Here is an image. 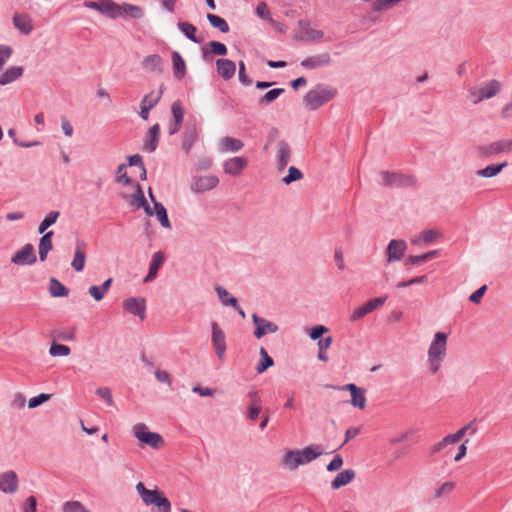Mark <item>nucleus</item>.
<instances>
[{
    "label": "nucleus",
    "mask_w": 512,
    "mask_h": 512,
    "mask_svg": "<svg viewBox=\"0 0 512 512\" xmlns=\"http://www.w3.org/2000/svg\"><path fill=\"white\" fill-rule=\"evenodd\" d=\"M322 453L321 445H309L301 450H288L282 459V464L289 470L294 471L299 466L316 460Z\"/></svg>",
    "instance_id": "obj_1"
},
{
    "label": "nucleus",
    "mask_w": 512,
    "mask_h": 512,
    "mask_svg": "<svg viewBox=\"0 0 512 512\" xmlns=\"http://www.w3.org/2000/svg\"><path fill=\"white\" fill-rule=\"evenodd\" d=\"M337 94V89L328 85L318 84L315 88L309 90L303 98L305 107L310 111H315Z\"/></svg>",
    "instance_id": "obj_2"
},
{
    "label": "nucleus",
    "mask_w": 512,
    "mask_h": 512,
    "mask_svg": "<svg viewBox=\"0 0 512 512\" xmlns=\"http://www.w3.org/2000/svg\"><path fill=\"white\" fill-rule=\"evenodd\" d=\"M447 334L444 332H437L428 349V361L430 363V370L436 373L446 356Z\"/></svg>",
    "instance_id": "obj_3"
},
{
    "label": "nucleus",
    "mask_w": 512,
    "mask_h": 512,
    "mask_svg": "<svg viewBox=\"0 0 512 512\" xmlns=\"http://www.w3.org/2000/svg\"><path fill=\"white\" fill-rule=\"evenodd\" d=\"M133 430L135 437L141 443L153 449H159L164 444L162 436L159 433L149 431L144 423L136 424Z\"/></svg>",
    "instance_id": "obj_4"
},
{
    "label": "nucleus",
    "mask_w": 512,
    "mask_h": 512,
    "mask_svg": "<svg viewBox=\"0 0 512 512\" xmlns=\"http://www.w3.org/2000/svg\"><path fill=\"white\" fill-rule=\"evenodd\" d=\"M501 89V84L497 80H490L485 86L473 87L469 90L470 97L474 104L485 99L494 97Z\"/></svg>",
    "instance_id": "obj_5"
},
{
    "label": "nucleus",
    "mask_w": 512,
    "mask_h": 512,
    "mask_svg": "<svg viewBox=\"0 0 512 512\" xmlns=\"http://www.w3.org/2000/svg\"><path fill=\"white\" fill-rule=\"evenodd\" d=\"M383 185L386 187H410L415 184L413 176L397 172L383 171L381 173Z\"/></svg>",
    "instance_id": "obj_6"
},
{
    "label": "nucleus",
    "mask_w": 512,
    "mask_h": 512,
    "mask_svg": "<svg viewBox=\"0 0 512 512\" xmlns=\"http://www.w3.org/2000/svg\"><path fill=\"white\" fill-rule=\"evenodd\" d=\"M387 298L388 296L384 295L368 300L366 303L359 306L352 312V314L350 315V321H358L359 319L373 312L374 310L382 306L386 302Z\"/></svg>",
    "instance_id": "obj_7"
},
{
    "label": "nucleus",
    "mask_w": 512,
    "mask_h": 512,
    "mask_svg": "<svg viewBox=\"0 0 512 512\" xmlns=\"http://www.w3.org/2000/svg\"><path fill=\"white\" fill-rule=\"evenodd\" d=\"M298 27L300 29V33L294 36V39L297 41H318L324 37V32L311 28L310 22L307 19H300L298 21Z\"/></svg>",
    "instance_id": "obj_8"
},
{
    "label": "nucleus",
    "mask_w": 512,
    "mask_h": 512,
    "mask_svg": "<svg viewBox=\"0 0 512 512\" xmlns=\"http://www.w3.org/2000/svg\"><path fill=\"white\" fill-rule=\"evenodd\" d=\"M212 335L211 341L217 357L222 360L226 353V337L222 328L217 322L211 323Z\"/></svg>",
    "instance_id": "obj_9"
},
{
    "label": "nucleus",
    "mask_w": 512,
    "mask_h": 512,
    "mask_svg": "<svg viewBox=\"0 0 512 512\" xmlns=\"http://www.w3.org/2000/svg\"><path fill=\"white\" fill-rule=\"evenodd\" d=\"M252 321L255 325L253 334L256 339H261L266 334L276 333L279 330V327L275 323L260 317L256 313L252 315Z\"/></svg>",
    "instance_id": "obj_10"
},
{
    "label": "nucleus",
    "mask_w": 512,
    "mask_h": 512,
    "mask_svg": "<svg viewBox=\"0 0 512 512\" xmlns=\"http://www.w3.org/2000/svg\"><path fill=\"white\" fill-rule=\"evenodd\" d=\"M123 309L141 320L146 318V300L145 298L130 297L124 300Z\"/></svg>",
    "instance_id": "obj_11"
},
{
    "label": "nucleus",
    "mask_w": 512,
    "mask_h": 512,
    "mask_svg": "<svg viewBox=\"0 0 512 512\" xmlns=\"http://www.w3.org/2000/svg\"><path fill=\"white\" fill-rule=\"evenodd\" d=\"M163 89L164 85L162 84L159 88V92L157 95H154L153 92H150L143 97L140 105V118H142L143 120H148L150 110L154 108L162 98Z\"/></svg>",
    "instance_id": "obj_12"
},
{
    "label": "nucleus",
    "mask_w": 512,
    "mask_h": 512,
    "mask_svg": "<svg viewBox=\"0 0 512 512\" xmlns=\"http://www.w3.org/2000/svg\"><path fill=\"white\" fill-rule=\"evenodd\" d=\"M36 261L34 246L30 243L24 245L11 258V262L17 265H33Z\"/></svg>",
    "instance_id": "obj_13"
},
{
    "label": "nucleus",
    "mask_w": 512,
    "mask_h": 512,
    "mask_svg": "<svg viewBox=\"0 0 512 512\" xmlns=\"http://www.w3.org/2000/svg\"><path fill=\"white\" fill-rule=\"evenodd\" d=\"M333 389H342L347 390L351 394V404L354 407L359 409H364L366 406V397L365 390L363 388L358 387L354 383H349L344 385L343 387L330 386Z\"/></svg>",
    "instance_id": "obj_14"
},
{
    "label": "nucleus",
    "mask_w": 512,
    "mask_h": 512,
    "mask_svg": "<svg viewBox=\"0 0 512 512\" xmlns=\"http://www.w3.org/2000/svg\"><path fill=\"white\" fill-rule=\"evenodd\" d=\"M332 63L331 56L328 52L309 56L301 61V66L308 70H313L321 67H328Z\"/></svg>",
    "instance_id": "obj_15"
},
{
    "label": "nucleus",
    "mask_w": 512,
    "mask_h": 512,
    "mask_svg": "<svg viewBox=\"0 0 512 512\" xmlns=\"http://www.w3.org/2000/svg\"><path fill=\"white\" fill-rule=\"evenodd\" d=\"M218 183L219 179L214 175L195 177L191 184V190L196 193H203L215 188Z\"/></svg>",
    "instance_id": "obj_16"
},
{
    "label": "nucleus",
    "mask_w": 512,
    "mask_h": 512,
    "mask_svg": "<svg viewBox=\"0 0 512 512\" xmlns=\"http://www.w3.org/2000/svg\"><path fill=\"white\" fill-rule=\"evenodd\" d=\"M148 194L150 200L153 202V215L157 217V220L159 221L162 227L171 229L172 226L166 208L161 202H158L156 200L151 188L148 189Z\"/></svg>",
    "instance_id": "obj_17"
},
{
    "label": "nucleus",
    "mask_w": 512,
    "mask_h": 512,
    "mask_svg": "<svg viewBox=\"0 0 512 512\" xmlns=\"http://www.w3.org/2000/svg\"><path fill=\"white\" fill-rule=\"evenodd\" d=\"M18 476L10 470L0 474V491L6 494H13L18 489Z\"/></svg>",
    "instance_id": "obj_18"
},
{
    "label": "nucleus",
    "mask_w": 512,
    "mask_h": 512,
    "mask_svg": "<svg viewBox=\"0 0 512 512\" xmlns=\"http://www.w3.org/2000/svg\"><path fill=\"white\" fill-rule=\"evenodd\" d=\"M407 249V243L404 240L392 239L387 246L388 262L401 260Z\"/></svg>",
    "instance_id": "obj_19"
},
{
    "label": "nucleus",
    "mask_w": 512,
    "mask_h": 512,
    "mask_svg": "<svg viewBox=\"0 0 512 512\" xmlns=\"http://www.w3.org/2000/svg\"><path fill=\"white\" fill-rule=\"evenodd\" d=\"M291 158V149L289 143L286 140H281L277 144V169L283 171Z\"/></svg>",
    "instance_id": "obj_20"
},
{
    "label": "nucleus",
    "mask_w": 512,
    "mask_h": 512,
    "mask_svg": "<svg viewBox=\"0 0 512 512\" xmlns=\"http://www.w3.org/2000/svg\"><path fill=\"white\" fill-rule=\"evenodd\" d=\"M247 159L244 157L236 156L224 162L223 169L228 175L238 176L241 171L247 166Z\"/></svg>",
    "instance_id": "obj_21"
},
{
    "label": "nucleus",
    "mask_w": 512,
    "mask_h": 512,
    "mask_svg": "<svg viewBox=\"0 0 512 512\" xmlns=\"http://www.w3.org/2000/svg\"><path fill=\"white\" fill-rule=\"evenodd\" d=\"M215 64L218 75L224 80H230L235 75L236 64L232 60L220 58L216 60Z\"/></svg>",
    "instance_id": "obj_22"
},
{
    "label": "nucleus",
    "mask_w": 512,
    "mask_h": 512,
    "mask_svg": "<svg viewBox=\"0 0 512 512\" xmlns=\"http://www.w3.org/2000/svg\"><path fill=\"white\" fill-rule=\"evenodd\" d=\"M12 21L15 28L24 35H29L34 29L33 21L26 13L14 14Z\"/></svg>",
    "instance_id": "obj_23"
},
{
    "label": "nucleus",
    "mask_w": 512,
    "mask_h": 512,
    "mask_svg": "<svg viewBox=\"0 0 512 512\" xmlns=\"http://www.w3.org/2000/svg\"><path fill=\"white\" fill-rule=\"evenodd\" d=\"M198 139L197 128L195 125L186 126L182 133V150L188 155Z\"/></svg>",
    "instance_id": "obj_24"
},
{
    "label": "nucleus",
    "mask_w": 512,
    "mask_h": 512,
    "mask_svg": "<svg viewBox=\"0 0 512 512\" xmlns=\"http://www.w3.org/2000/svg\"><path fill=\"white\" fill-rule=\"evenodd\" d=\"M130 203L142 208L147 216H153V210L148 204L143 189L139 183L135 185V193L132 195V201Z\"/></svg>",
    "instance_id": "obj_25"
},
{
    "label": "nucleus",
    "mask_w": 512,
    "mask_h": 512,
    "mask_svg": "<svg viewBox=\"0 0 512 512\" xmlns=\"http://www.w3.org/2000/svg\"><path fill=\"white\" fill-rule=\"evenodd\" d=\"M356 473L353 469H345L337 474V476L331 482V488L333 490L340 489L341 487L349 484L354 480Z\"/></svg>",
    "instance_id": "obj_26"
},
{
    "label": "nucleus",
    "mask_w": 512,
    "mask_h": 512,
    "mask_svg": "<svg viewBox=\"0 0 512 512\" xmlns=\"http://www.w3.org/2000/svg\"><path fill=\"white\" fill-rule=\"evenodd\" d=\"M136 490L146 505H153L161 493L158 489H147L142 482L137 483Z\"/></svg>",
    "instance_id": "obj_27"
},
{
    "label": "nucleus",
    "mask_w": 512,
    "mask_h": 512,
    "mask_svg": "<svg viewBox=\"0 0 512 512\" xmlns=\"http://www.w3.org/2000/svg\"><path fill=\"white\" fill-rule=\"evenodd\" d=\"M136 490L146 505H153L161 493L158 489H147L142 482L137 483Z\"/></svg>",
    "instance_id": "obj_28"
},
{
    "label": "nucleus",
    "mask_w": 512,
    "mask_h": 512,
    "mask_svg": "<svg viewBox=\"0 0 512 512\" xmlns=\"http://www.w3.org/2000/svg\"><path fill=\"white\" fill-rule=\"evenodd\" d=\"M84 247V242L77 241L74 258L71 263L72 268L77 272L83 271L85 267L86 253L84 251Z\"/></svg>",
    "instance_id": "obj_29"
},
{
    "label": "nucleus",
    "mask_w": 512,
    "mask_h": 512,
    "mask_svg": "<svg viewBox=\"0 0 512 512\" xmlns=\"http://www.w3.org/2000/svg\"><path fill=\"white\" fill-rule=\"evenodd\" d=\"M159 135H160V125L158 123L152 125L147 133V136L149 137L148 140H145L144 147L145 149L152 153L154 152L159 144Z\"/></svg>",
    "instance_id": "obj_30"
},
{
    "label": "nucleus",
    "mask_w": 512,
    "mask_h": 512,
    "mask_svg": "<svg viewBox=\"0 0 512 512\" xmlns=\"http://www.w3.org/2000/svg\"><path fill=\"white\" fill-rule=\"evenodd\" d=\"M24 73V69L21 66H12L6 69L1 75H0V85L5 86L8 85L18 78H20Z\"/></svg>",
    "instance_id": "obj_31"
},
{
    "label": "nucleus",
    "mask_w": 512,
    "mask_h": 512,
    "mask_svg": "<svg viewBox=\"0 0 512 512\" xmlns=\"http://www.w3.org/2000/svg\"><path fill=\"white\" fill-rule=\"evenodd\" d=\"M172 65L175 78L181 80L186 74V63L178 51L172 52Z\"/></svg>",
    "instance_id": "obj_32"
},
{
    "label": "nucleus",
    "mask_w": 512,
    "mask_h": 512,
    "mask_svg": "<svg viewBox=\"0 0 512 512\" xmlns=\"http://www.w3.org/2000/svg\"><path fill=\"white\" fill-rule=\"evenodd\" d=\"M177 27L191 42L196 44H200L202 42V39L196 36L197 28L193 24L185 21H179L177 23Z\"/></svg>",
    "instance_id": "obj_33"
},
{
    "label": "nucleus",
    "mask_w": 512,
    "mask_h": 512,
    "mask_svg": "<svg viewBox=\"0 0 512 512\" xmlns=\"http://www.w3.org/2000/svg\"><path fill=\"white\" fill-rule=\"evenodd\" d=\"M244 147V143L240 139L226 136L220 141V150L223 152H238Z\"/></svg>",
    "instance_id": "obj_34"
},
{
    "label": "nucleus",
    "mask_w": 512,
    "mask_h": 512,
    "mask_svg": "<svg viewBox=\"0 0 512 512\" xmlns=\"http://www.w3.org/2000/svg\"><path fill=\"white\" fill-rule=\"evenodd\" d=\"M48 289L50 295L55 298L67 297L69 295V289L54 277L50 278Z\"/></svg>",
    "instance_id": "obj_35"
},
{
    "label": "nucleus",
    "mask_w": 512,
    "mask_h": 512,
    "mask_svg": "<svg viewBox=\"0 0 512 512\" xmlns=\"http://www.w3.org/2000/svg\"><path fill=\"white\" fill-rule=\"evenodd\" d=\"M508 163L506 161L498 164H490L483 169L477 170L476 175L483 178H492L497 176Z\"/></svg>",
    "instance_id": "obj_36"
},
{
    "label": "nucleus",
    "mask_w": 512,
    "mask_h": 512,
    "mask_svg": "<svg viewBox=\"0 0 512 512\" xmlns=\"http://www.w3.org/2000/svg\"><path fill=\"white\" fill-rule=\"evenodd\" d=\"M143 66L152 72H163L162 58L159 54H151L146 56L143 60Z\"/></svg>",
    "instance_id": "obj_37"
},
{
    "label": "nucleus",
    "mask_w": 512,
    "mask_h": 512,
    "mask_svg": "<svg viewBox=\"0 0 512 512\" xmlns=\"http://www.w3.org/2000/svg\"><path fill=\"white\" fill-rule=\"evenodd\" d=\"M260 361L255 367V370L258 374L264 373L268 368L274 365L273 358L268 354L267 350L264 347L260 348Z\"/></svg>",
    "instance_id": "obj_38"
},
{
    "label": "nucleus",
    "mask_w": 512,
    "mask_h": 512,
    "mask_svg": "<svg viewBox=\"0 0 512 512\" xmlns=\"http://www.w3.org/2000/svg\"><path fill=\"white\" fill-rule=\"evenodd\" d=\"M104 12L103 15L116 19L118 17H123L122 4H117L112 0H104Z\"/></svg>",
    "instance_id": "obj_39"
},
{
    "label": "nucleus",
    "mask_w": 512,
    "mask_h": 512,
    "mask_svg": "<svg viewBox=\"0 0 512 512\" xmlns=\"http://www.w3.org/2000/svg\"><path fill=\"white\" fill-rule=\"evenodd\" d=\"M206 18L209 21L210 25L213 28L218 29L221 33L229 32V30H230L229 24L227 23V21L224 18H222L216 14H211V13H208Z\"/></svg>",
    "instance_id": "obj_40"
},
{
    "label": "nucleus",
    "mask_w": 512,
    "mask_h": 512,
    "mask_svg": "<svg viewBox=\"0 0 512 512\" xmlns=\"http://www.w3.org/2000/svg\"><path fill=\"white\" fill-rule=\"evenodd\" d=\"M284 92H285L284 88L271 89L259 98L258 104L262 107L267 106V105L271 104L272 102H274Z\"/></svg>",
    "instance_id": "obj_41"
},
{
    "label": "nucleus",
    "mask_w": 512,
    "mask_h": 512,
    "mask_svg": "<svg viewBox=\"0 0 512 512\" xmlns=\"http://www.w3.org/2000/svg\"><path fill=\"white\" fill-rule=\"evenodd\" d=\"M123 18L131 17L133 19H141L144 16L142 7L129 3H122Z\"/></svg>",
    "instance_id": "obj_42"
},
{
    "label": "nucleus",
    "mask_w": 512,
    "mask_h": 512,
    "mask_svg": "<svg viewBox=\"0 0 512 512\" xmlns=\"http://www.w3.org/2000/svg\"><path fill=\"white\" fill-rule=\"evenodd\" d=\"M59 216H60V212L59 211H50L45 216V218L40 222V224L38 226V233L39 234L46 233V230L50 226H52L53 224L56 223V221L58 220Z\"/></svg>",
    "instance_id": "obj_43"
},
{
    "label": "nucleus",
    "mask_w": 512,
    "mask_h": 512,
    "mask_svg": "<svg viewBox=\"0 0 512 512\" xmlns=\"http://www.w3.org/2000/svg\"><path fill=\"white\" fill-rule=\"evenodd\" d=\"M215 290L217 292L219 299L221 300V302L224 306L237 307V302H238L237 298L234 296H231L225 288H223L221 286H217L215 288Z\"/></svg>",
    "instance_id": "obj_44"
},
{
    "label": "nucleus",
    "mask_w": 512,
    "mask_h": 512,
    "mask_svg": "<svg viewBox=\"0 0 512 512\" xmlns=\"http://www.w3.org/2000/svg\"><path fill=\"white\" fill-rule=\"evenodd\" d=\"M503 151H508V142L507 140H499L491 143L488 147L483 148V154L491 155V154H499Z\"/></svg>",
    "instance_id": "obj_45"
},
{
    "label": "nucleus",
    "mask_w": 512,
    "mask_h": 512,
    "mask_svg": "<svg viewBox=\"0 0 512 512\" xmlns=\"http://www.w3.org/2000/svg\"><path fill=\"white\" fill-rule=\"evenodd\" d=\"M62 512H92L84 504L77 500H69L63 503Z\"/></svg>",
    "instance_id": "obj_46"
},
{
    "label": "nucleus",
    "mask_w": 512,
    "mask_h": 512,
    "mask_svg": "<svg viewBox=\"0 0 512 512\" xmlns=\"http://www.w3.org/2000/svg\"><path fill=\"white\" fill-rule=\"evenodd\" d=\"M70 351L71 350L67 345L59 344L56 341L52 342L49 349V353L53 357L68 356L70 354Z\"/></svg>",
    "instance_id": "obj_47"
},
{
    "label": "nucleus",
    "mask_w": 512,
    "mask_h": 512,
    "mask_svg": "<svg viewBox=\"0 0 512 512\" xmlns=\"http://www.w3.org/2000/svg\"><path fill=\"white\" fill-rule=\"evenodd\" d=\"M302 178L303 173L295 166H291L288 169V174L282 178V182L286 185H289L292 182L301 180Z\"/></svg>",
    "instance_id": "obj_48"
},
{
    "label": "nucleus",
    "mask_w": 512,
    "mask_h": 512,
    "mask_svg": "<svg viewBox=\"0 0 512 512\" xmlns=\"http://www.w3.org/2000/svg\"><path fill=\"white\" fill-rule=\"evenodd\" d=\"M171 112L173 115L174 122H177V124H182L185 113L180 101H174L172 103Z\"/></svg>",
    "instance_id": "obj_49"
},
{
    "label": "nucleus",
    "mask_w": 512,
    "mask_h": 512,
    "mask_svg": "<svg viewBox=\"0 0 512 512\" xmlns=\"http://www.w3.org/2000/svg\"><path fill=\"white\" fill-rule=\"evenodd\" d=\"M165 261V256L162 251L155 252L152 256V259L149 263V270L155 271L158 273L160 267L163 265Z\"/></svg>",
    "instance_id": "obj_50"
},
{
    "label": "nucleus",
    "mask_w": 512,
    "mask_h": 512,
    "mask_svg": "<svg viewBox=\"0 0 512 512\" xmlns=\"http://www.w3.org/2000/svg\"><path fill=\"white\" fill-rule=\"evenodd\" d=\"M153 505L158 508V512H171V502L162 491Z\"/></svg>",
    "instance_id": "obj_51"
},
{
    "label": "nucleus",
    "mask_w": 512,
    "mask_h": 512,
    "mask_svg": "<svg viewBox=\"0 0 512 512\" xmlns=\"http://www.w3.org/2000/svg\"><path fill=\"white\" fill-rule=\"evenodd\" d=\"M54 233L53 231H48L42 234V237L39 240L38 249L51 251L53 249L52 237Z\"/></svg>",
    "instance_id": "obj_52"
},
{
    "label": "nucleus",
    "mask_w": 512,
    "mask_h": 512,
    "mask_svg": "<svg viewBox=\"0 0 512 512\" xmlns=\"http://www.w3.org/2000/svg\"><path fill=\"white\" fill-rule=\"evenodd\" d=\"M209 48L212 50V53L217 56H226L228 53V49L226 45L219 41H210L208 44Z\"/></svg>",
    "instance_id": "obj_53"
},
{
    "label": "nucleus",
    "mask_w": 512,
    "mask_h": 512,
    "mask_svg": "<svg viewBox=\"0 0 512 512\" xmlns=\"http://www.w3.org/2000/svg\"><path fill=\"white\" fill-rule=\"evenodd\" d=\"M50 398H51V394L40 393L37 396H34V397L29 399L28 407L30 409H34V408L42 405L46 401H48Z\"/></svg>",
    "instance_id": "obj_54"
},
{
    "label": "nucleus",
    "mask_w": 512,
    "mask_h": 512,
    "mask_svg": "<svg viewBox=\"0 0 512 512\" xmlns=\"http://www.w3.org/2000/svg\"><path fill=\"white\" fill-rule=\"evenodd\" d=\"M96 395L102 398L108 406L114 405L112 392L108 387H99L95 391Z\"/></svg>",
    "instance_id": "obj_55"
},
{
    "label": "nucleus",
    "mask_w": 512,
    "mask_h": 512,
    "mask_svg": "<svg viewBox=\"0 0 512 512\" xmlns=\"http://www.w3.org/2000/svg\"><path fill=\"white\" fill-rule=\"evenodd\" d=\"M13 49L9 45H0V72L3 70V67L7 60L12 56Z\"/></svg>",
    "instance_id": "obj_56"
},
{
    "label": "nucleus",
    "mask_w": 512,
    "mask_h": 512,
    "mask_svg": "<svg viewBox=\"0 0 512 512\" xmlns=\"http://www.w3.org/2000/svg\"><path fill=\"white\" fill-rule=\"evenodd\" d=\"M256 15L266 21H272V17L269 8L265 2H260L255 10Z\"/></svg>",
    "instance_id": "obj_57"
},
{
    "label": "nucleus",
    "mask_w": 512,
    "mask_h": 512,
    "mask_svg": "<svg viewBox=\"0 0 512 512\" xmlns=\"http://www.w3.org/2000/svg\"><path fill=\"white\" fill-rule=\"evenodd\" d=\"M328 332V328L324 325H316L309 331V337L312 340H320L323 335Z\"/></svg>",
    "instance_id": "obj_58"
},
{
    "label": "nucleus",
    "mask_w": 512,
    "mask_h": 512,
    "mask_svg": "<svg viewBox=\"0 0 512 512\" xmlns=\"http://www.w3.org/2000/svg\"><path fill=\"white\" fill-rule=\"evenodd\" d=\"M439 236V232L434 229L423 230L420 234V239L425 243H432Z\"/></svg>",
    "instance_id": "obj_59"
},
{
    "label": "nucleus",
    "mask_w": 512,
    "mask_h": 512,
    "mask_svg": "<svg viewBox=\"0 0 512 512\" xmlns=\"http://www.w3.org/2000/svg\"><path fill=\"white\" fill-rule=\"evenodd\" d=\"M238 66H239L238 78H239L240 83L245 86L250 85L252 83V80L246 74L245 63L241 60V61H239Z\"/></svg>",
    "instance_id": "obj_60"
},
{
    "label": "nucleus",
    "mask_w": 512,
    "mask_h": 512,
    "mask_svg": "<svg viewBox=\"0 0 512 512\" xmlns=\"http://www.w3.org/2000/svg\"><path fill=\"white\" fill-rule=\"evenodd\" d=\"M88 293L97 302L101 301L106 294V292L102 290V287L97 285L90 286L88 289Z\"/></svg>",
    "instance_id": "obj_61"
},
{
    "label": "nucleus",
    "mask_w": 512,
    "mask_h": 512,
    "mask_svg": "<svg viewBox=\"0 0 512 512\" xmlns=\"http://www.w3.org/2000/svg\"><path fill=\"white\" fill-rule=\"evenodd\" d=\"M343 465V458L340 454H336L326 466L327 471L334 472L339 470Z\"/></svg>",
    "instance_id": "obj_62"
},
{
    "label": "nucleus",
    "mask_w": 512,
    "mask_h": 512,
    "mask_svg": "<svg viewBox=\"0 0 512 512\" xmlns=\"http://www.w3.org/2000/svg\"><path fill=\"white\" fill-rule=\"evenodd\" d=\"M486 291H487V285L480 286L476 291H474L469 296V301L472 303H475V304H479Z\"/></svg>",
    "instance_id": "obj_63"
},
{
    "label": "nucleus",
    "mask_w": 512,
    "mask_h": 512,
    "mask_svg": "<svg viewBox=\"0 0 512 512\" xmlns=\"http://www.w3.org/2000/svg\"><path fill=\"white\" fill-rule=\"evenodd\" d=\"M454 488V483L447 481L441 484L436 490H435V497H441L444 494L450 493Z\"/></svg>",
    "instance_id": "obj_64"
}]
</instances>
